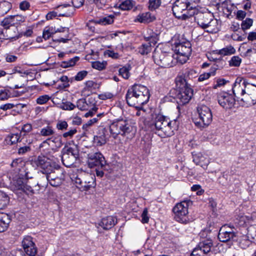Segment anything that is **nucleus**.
<instances>
[{
	"mask_svg": "<svg viewBox=\"0 0 256 256\" xmlns=\"http://www.w3.org/2000/svg\"><path fill=\"white\" fill-rule=\"evenodd\" d=\"M212 242V240L206 239L200 242L197 248L201 250L203 254H206L210 251Z\"/></svg>",
	"mask_w": 256,
	"mask_h": 256,
	"instance_id": "28",
	"label": "nucleus"
},
{
	"mask_svg": "<svg viewBox=\"0 0 256 256\" xmlns=\"http://www.w3.org/2000/svg\"><path fill=\"white\" fill-rule=\"evenodd\" d=\"M114 14H110L100 18L98 20L97 22L102 25L111 24L114 22Z\"/></svg>",
	"mask_w": 256,
	"mask_h": 256,
	"instance_id": "33",
	"label": "nucleus"
},
{
	"mask_svg": "<svg viewBox=\"0 0 256 256\" xmlns=\"http://www.w3.org/2000/svg\"><path fill=\"white\" fill-rule=\"evenodd\" d=\"M217 68L215 67L212 68L210 71L209 72L204 73L200 74L198 78L199 82H202L208 79L211 76H214Z\"/></svg>",
	"mask_w": 256,
	"mask_h": 256,
	"instance_id": "39",
	"label": "nucleus"
},
{
	"mask_svg": "<svg viewBox=\"0 0 256 256\" xmlns=\"http://www.w3.org/2000/svg\"><path fill=\"white\" fill-rule=\"evenodd\" d=\"M193 161L196 165H200L204 169H206L209 163V160L201 153L193 155Z\"/></svg>",
	"mask_w": 256,
	"mask_h": 256,
	"instance_id": "25",
	"label": "nucleus"
},
{
	"mask_svg": "<svg viewBox=\"0 0 256 256\" xmlns=\"http://www.w3.org/2000/svg\"><path fill=\"white\" fill-rule=\"evenodd\" d=\"M0 38H2V39H14V40L18 38V36H14L13 35L9 34V32H8L6 31L4 33L2 29H0Z\"/></svg>",
	"mask_w": 256,
	"mask_h": 256,
	"instance_id": "47",
	"label": "nucleus"
},
{
	"mask_svg": "<svg viewBox=\"0 0 256 256\" xmlns=\"http://www.w3.org/2000/svg\"><path fill=\"white\" fill-rule=\"evenodd\" d=\"M1 25L6 30V31L9 32V34H10V31L12 30L14 32V28L12 30L10 28V26L14 25L12 16L4 18L1 22Z\"/></svg>",
	"mask_w": 256,
	"mask_h": 256,
	"instance_id": "32",
	"label": "nucleus"
},
{
	"mask_svg": "<svg viewBox=\"0 0 256 256\" xmlns=\"http://www.w3.org/2000/svg\"><path fill=\"white\" fill-rule=\"evenodd\" d=\"M10 198L4 192L0 191V210L4 208L8 204Z\"/></svg>",
	"mask_w": 256,
	"mask_h": 256,
	"instance_id": "34",
	"label": "nucleus"
},
{
	"mask_svg": "<svg viewBox=\"0 0 256 256\" xmlns=\"http://www.w3.org/2000/svg\"><path fill=\"white\" fill-rule=\"evenodd\" d=\"M61 160L63 164L66 167L70 168L75 163L78 156V150L76 145L68 146L65 145L61 152Z\"/></svg>",
	"mask_w": 256,
	"mask_h": 256,
	"instance_id": "7",
	"label": "nucleus"
},
{
	"mask_svg": "<svg viewBox=\"0 0 256 256\" xmlns=\"http://www.w3.org/2000/svg\"><path fill=\"white\" fill-rule=\"evenodd\" d=\"M20 136L18 134H12L8 137L10 144L16 143L20 138Z\"/></svg>",
	"mask_w": 256,
	"mask_h": 256,
	"instance_id": "62",
	"label": "nucleus"
},
{
	"mask_svg": "<svg viewBox=\"0 0 256 256\" xmlns=\"http://www.w3.org/2000/svg\"><path fill=\"white\" fill-rule=\"evenodd\" d=\"M134 4V2L132 0H126L123 2L120 6V8L124 10L132 9Z\"/></svg>",
	"mask_w": 256,
	"mask_h": 256,
	"instance_id": "38",
	"label": "nucleus"
},
{
	"mask_svg": "<svg viewBox=\"0 0 256 256\" xmlns=\"http://www.w3.org/2000/svg\"><path fill=\"white\" fill-rule=\"evenodd\" d=\"M106 62L103 61L100 62V61H94L92 62V66L96 70H102L105 69L106 66Z\"/></svg>",
	"mask_w": 256,
	"mask_h": 256,
	"instance_id": "42",
	"label": "nucleus"
},
{
	"mask_svg": "<svg viewBox=\"0 0 256 256\" xmlns=\"http://www.w3.org/2000/svg\"><path fill=\"white\" fill-rule=\"evenodd\" d=\"M54 132V130L51 126H47L41 130L40 134L42 136H48L52 135Z\"/></svg>",
	"mask_w": 256,
	"mask_h": 256,
	"instance_id": "43",
	"label": "nucleus"
},
{
	"mask_svg": "<svg viewBox=\"0 0 256 256\" xmlns=\"http://www.w3.org/2000/svg\"><path fill=\"white\" fill-rule=\"evenodd\" d=\"M54 144V146L56 148H60L62 145L63 143L60 136H52L50 138L46 139L40 145V148H48V146Z\"/></svg>",
	"mask_w": 256,
	"mask_h": 256,
	"instance_id": "19",
	"label": "nucleus"
},
{
	"mask_svg": "<svg viewBox=\"0 0 256 256\" xmlns=\"http://www.w3.org/2000/svg\"><path fill=\"white\" fill-rule=\"evenodd\" d=\"M33 163L42 169V172L44 175L52 170V168H54V166H56L55 164H52L48 158L44 156H39L33 161Z\"/></svg>",
	"mask_w": 256,
	"mask_h": 256,
	"instance_id": "11",
	"label": "nucleus"
},
{
	"mask_svg": "<svg viewBox=\"0 0 256 256\" xmlns=\"http://www.w3.org/2000/svg\"><path fill=\"white\" fill-rule=\"evenodd\" d=\"M130 66H123L119 69L118 72L120 75L123 78L128 79L130 76Z\"/></svg>",
	"mask_w": 256,
	"mask_h": 256,
	"instance_id": "44",
	"label": "nucleus"
},
{
	"mask_svg": "<svg viewBox=\"0 0 256 256\" xmlns=\"http://www.w3.org/2000/svg\"><path fill=\"white\" fill-rule=\"evenodd\" d=\"M79 60L78 57L75 56L67 61H64L62 62L61 66L62 68H66L70 66H72L75 65L76 62Z\"/></svg>",
	"mask_w": 256,
	"mask_h": 256,
	"instance_id": "40",
	"label": "nucleus"
},
{
	"mask_svg": "<svg viewBox=\"0 0 256 256\" xmlns=\"http://www.w3.org/2000/svg\"><path fill=\"white\" fill-rule=\"evenodd\" d=\"M50 98V97L47 94L40 96L36 100V102L38 104H46Z\"/></svg>",
	"mask_w": 256,
	"mask_h": 256,
	"instance_id": "48",
	"label": "nucleus"
},
{
	"mask_svg": "<svg viewBox=\"0 0 256 256\" xmlns=\"http://www.w3.org/2000/svg\"><path fill=\"white\" fill-rule=\"evenodd\" d=\"M200 120L195 122L196 125L200 128L208 126L212 122V116L210 108L205 105L198 106L197 108Z\"/></svg>",
	"mask_w": 256,
	"mask_h": 256,
	"instance_id": "10",
	"label": "nucleus"
},
{
	"mask_svg": "<svg viewBox=\"0 0 256 256\" xmlns=\"http://www.w3.org/2000/svg\"><path fill=\"white\" fill-rule=\"evenodd\" d=\"M74 182L76 187L81 190H87L96 186L94 176L85 172H82L77 176Z\"/></svg>",
	"mask_w": 256,
	"mask_h": 256,
	"instance_id": "9",
	"label": "nucleus"
},
{
	"mask_svg": "<svg viewBox=\"0 0 256 256\" xmlns=\"http://www.w3.org/2000/svg\"><path fill=\"white\" fill-rule=\"evenodd\" d=\"M190 52V43H177V62H178L182 64H184L188 60Z\"/></svg>",
	"mask_w": 256,
	"mask_h": 256,
	"instance_id": "13",
	"label": "nucleus"
},
{
	"mask_svg": "<svg viewBox=\"0 0 256 256\" xmlns=\"http://www.w3.org/2000/svg\"><path fill=\"white\" fill-rule=\"evenodd\" d=\"M198 26L210 33H216L219 30L218 20L210 12L199 13L195 17Z\"/></svg>",
	"mask_w": 256,
	"mask_h": 256,
	"instance_id": "3",
	"label": "nucleus"
},
{
	"mask_svg": "<svg viewBox=\"0 0 256 256\" xmlns=\"http://www.w3.org/2000/svg\"><path fill=\"white\" fill-rule=\"evenodd\" d=\"M30 182L27 180L24 186V188L22 190L27 194H32V186H30Z\"/></svg>",
	"mask_w": 256,
	"mask_h": 256,
	"instance_id": "54",
	"label": "nucleus"
},
{
	"mask_svg": "<svg viewBox=\"0 0 256 256\" xmlns=\"http://www.w3.org/2000/svg\"><path fill=\"white\" fill-rule=\"evenodd\" d=\"M27 180L19 178L14 182V185L18 190H22Z\"/></svg>",
	"mask_w": 256,
	"mask_h": 256,
	"instance_id": "46",
	"label": "nucleus"
},
{
	"mask_svg": "<svg viewBox=\"0 0 256 256\" xmlns=\"http://www.w3.org/2000/svg\"><path fill=\"white\" fill-rule=\"evenodd\" d=\"M32 130V125L30 124H26L22 126L20 132V134H22L24 136L26 133L30 132Z\"/></svg>",
	"mask_w": 256,
	"mask_h": 256,
	"instance_id": "61",
	"label": "nucleus"
},
{
	"mask_svg": "<svg viewBox=\"0 0 256 256\" xmlns=\"http://www.w3.org/2000/svg\"><path fill=\"white\" fill-rule=\"evenodd\" d=\"M248 234L250 235L254 242L256 243V226H252L248 230Z\"/></svg>",
	"mask_w": 256,
	"mask_h": 256,
	"instance_id": "58",
	"label": "nucleus"
},
{
	"mask_svg": "<svg viewBox=\"0 0 256 256\" xmlns=\"http://www.w3.org/2000/svg\"><path fill=\"white\" fill-rule=\"evenodd\" d=\"M88 74V72L86 70H82L79 72L74 77V79L76 81L82 80Z\"/></svg>",
	"mask_w": 256,
	"mask_h": 256,
	"instance_id": "57",
	"label": "nucleus"
},
{
	"mask_svg": "<svg viewBox=\"0 0 256 256\" xmlns=\"http://www.w3.org/2000/svg\"><path fill=\"white\" fill-rule=\"evenodd\" d=\"M75 107L74 104L69 102L62 103V105L60 106V108L64 110H72Z\"/></svg>",
	"mask_w": 256,
	"mask_h": 256,
	"instance_id": "56",
	"label": "nucleus"
},
{
	"mask_svg": "<svg viewBox=\"0 0 256 256\" xmlns=\"http://www.w3.org/2000/svg\"><path fill=\"white\" fill-rule=\"evenodd\" d=\"M188 202L186 201L177 204V222L182 224L188 222Z\"/></svg>",
	"mask_w": 256,
	"mask_h": 256,
	"instance_id": "15",
	"label": "nucleus"
},
{
	"mask_svg": "<svg viewBox=\"0 0 256 256\" xmlns=\"http://www.w3.org/2000/svg\"><path fill=\"white\" fill-rule=\"evenodd\" d=\"M116 222L117 219L115 217L108 216L103 218L98 224L104 230H107L112 228Z\"/></svg>",
	"mask_w": 256,
	"mask_h": 256,
	"instance_id": "22",
	"label": "nucleus"
},
{
	"mask_svg": "<svg viewBox=\"0 0 256 256\" xmlns=\"http://www.w3.org/2000/svg\"><path fill=\"white\" fill-rule=\"evenodd\" d=\"M236 235V240H234V241L238 242L239 246L241 248L245 249L248 248L250 244L249 236L247 234H242L239 232H237Z\"/></svg>",
	"mask_w": 256,
	"mask_h": 256,
	"instance_id": "26",
	"label": "nucleus"
},
{
	"mask_svg": "<svg viewBox=\"0 0 256 256\" xmlns=\"http://www.w3.org/2000/svg\"><path fill=\"white\" fill-rule=\"evenodd\" d=\"M110 132L114 138H116L119 134L128 138L135 134L136 128L128 121L121 119L114 121L110 124Z\"/></svg>",
	"mask_w": 256,
	"mask_h": 256,
	"instance_id": "2",
	"label": "nucleus"
},
{
	"mask_svg": "<svg viewBox=\"0 0 256 256\" xmlns=\"http://www.w3.org/2000/svg\"><path fill=\"white\" fill-rule=\"evenodd\" d=\"M166 52L162 50L160 48H155L153 53V58L154 62L160 66L164 64L162 61L166 56Z\"/></svg>",
	"mask_w": 256,
	"mask_h": 256,
	"instance_id": "24",
	"label": "nucleus"
},
{
	"mask_svg": "<svg viewBox=\"0 0 256 256\" xmlns=\"http://www.w3.org/2000/svg\"><path fill=\"white\" fill-rule=\"evenodd\" d=\"M178 85V93L177 98L180 104H184L189 102L193 96V90L188 85L184 78L182 76L177 78V86Z\"/></svg>",
	"mask_w": 256,
	"mask_h": 256,
	"instance_id": "5",
	"label": "nucleus"
},
{
	"mask_svg": "<svg viewBox=\"0 0 256 256\" xmlns=\"http://www.w3.org/2000/svg\"><path fill=\"white\" fill-rule=\"evenodd\" d=\"M152 20L151 14L150 12H144L138 14L135 20V22H138L142 23H148Z\"/></svg>",
	"mask_w": 256,
	"mask_h": 256,
	"instance_id": "30",
	"label": "nucleus"
},
{
	"mask_svg": "<svg viewBox=\"0 0 256 256\" xmlns=\"http://www.w3.org/2000/svg\"><path fill=\"white\" fill-rule=\"evenodd\" d=\"M173 54L166 53V56H165L162 63L164 64H162V67H172L176 65V62H174V58Z\"/></svg>",
	"mask_w": 256,
	"mask_h": 256,
	"instance_id": "31",
	"label": "nucleus"
},
{
	"mask_svg": "<svg viewBox=\"0 0 256 256\" xmlns=\"http://www.w3.org/2000/svg\"><path fill=\"white\" fill-rule=\"evenodd\" d=\"M114 94L110 92H106L99 94L98 98L100 100H106L107 99H110L112 98Z\"/></svg>",
	"mask_w": 256,
	"mask_h": 256,
	"instance_id": "64",
	"label": "nucleus"
},
{
	"mask_svg": "<svg viewBox=\"0 0 256 256\" xmlns=\"http://www.w3.org/2000/svg\"><path fill=\"white\" fill-rule=\"evenodd\" d=\"M160 0H149V9L153 10L158 8L160 5Z\"/></svg>",
	"mask_w": 256,
	"mask_h": 256,
	"instance_id": "50",
	"label": "nucleus"
},
{
	"mask_svg": "<svg viewBox=\"0 0 256 256\" xmlns=\"http://www.w3.org/2000/svg\"><path fill=\"white\" fill-rule=\"evenodd\" d=\"M22 245L24 252L22 250H16L12 252V256H36L38 248L33 242L32 238L30 236H24L22 241Z\"/></svg>",
	"mask_w": 256,
	"mask_h": 256,
	"instance_id": "6",
	"label": "nucleus"
},
{
	"mask_svg": "<svg viewBox=\"0 0 256 256\" xmlns=\"http://www.w3.org/2000/svg\"><path fill=\"white\" fill-rule=\"evenodd\" d=\"M242 62L241 58L238 56H234L230 60L229 63L230 66H238Z\"/></svg>",
	"mask_w": 256,
	"mask_h": 256,
	"instance_id": "51",
	"label": "nucleus"
},
{
	"mask_svg": "<svg viewBox=\"0 0 256 256\" xmlns=\"http://www.w3.org/2000/svg\"><path fill=\"white\" fill-rule=\"evenodd\" d=\"M106 130L104 128L100 129L96 135L94 137V144L96 146L104 144L106 142Z\"/></svg>",
	"mask_w": 256,
	"mask_h": 256,
	"instance_id": "21",
	"label": "nucleus"
},
{
	"mask_svg": "<svg viewBox=\"0 0 256 256\" xmlns=\"http://www.w3.org/2000/svg\"><path fill=\"white\" fill-rule=\"evenodd\" d=\"M150 94L148 88L141 84H134L130 88L126 94L127 104L130 106L140 109L147 103Z\"/></svg>",
	"mask_w": 256,
	"mask_h": 256,
	"instance_id": "1",
	"label": "nucleus"
},
{
	"mask_svg": "<svg viewBox=\"0 0 256 256\" xmlns=\"http://www.w3.org/2000/svg\"><path fill=\"white\" fill-rule=\"evenodd\" d=\"M246 84L244 80H240V82L237 81L234 84V86L232 88V92L236 96L240 94L241 96H244L246 92Z\"/></svg>",
	"mask_w": 256,
	"mask_h": 256,
	"instance_id": "23",
	"label": "nucleus"
},
{
	"mask_svg": "<svg viewBox=\"0 0 256 256\" xmlns=\"http://www.w3.org/2000/svg\"><path fill=\"white\" fill-rule=\"evenodd\" d=\"M68 124L65 120H58L56 124V128L58 130H64L67 129Z\"/></svg>",
	"mask_w": 256,
	"mask_h": 256,
	"instance_id": "52",
	"label": "nucleus"
},
{
	"mask_svg": "<svg viewBox=\"0 0 256 256\" xmlns=\"http://www.w3.org/2000/svg\"><path fill=\"white\" fill-rule=\"evenodd\" d=\"M191 190L192 192H196V194L198 196L202 195L204 192V190H202L200 184H194L191 187Z\"/></svg>",
	"mask_w": 256,
	"mask_h": 256,
	"instance_id": "59",
	"label": "nucleus"
},
{
	"mask_svg": "<svg viewBox=\"0 0 256 256\" xmlns=\"http://www.w3.org/2000/svg\"><path fill=\"white\" fill-rule=\"evenodd\" d=\"M236 234L237 232L234 231V228L224 225L219 230L218 238L222 242H226L230 240L234 241V240H236Z\"/></svg>",
	"mask_w": 256,
	"mask_h": 256,
	"instance_id": "12",
	"label": "nucleus"
},
{
	"mask_svg": "<svg viewBox=\"0 0 256 256\" xmlns=\"http://www.w3.org/2000/svg\"><path fill=\"white\" fill-rule=\"evenodd\" d=\"M54 34H56L55 28L52 26H46L43 30L42 38L45 40H47Z\"/></svg>",
	"mask_w": 256,
	"mask_h": 256,
	"instance_id": "35",
	"label": "nucleus"
},
{
	"mask_svg": "<svg viewBox=\"0 0 256 256\" xmlns=\"http://www.w3.org/2000/svg\"><path fill=\"white\" fill-rule=\"evenodd\" d=\"M78 108L82 110H84L86 109L87 104H86L85 100H79L77 102Z\"/></svg>",
	"mask_w": 256,
	"mask_h": 256,
	"instance_id": "63",
	"label": "nucleus"
},
{
	"mask_svg": "<svg viewBox=\"0 0 256 256\" xmlns=\"http://www.w3.org/2000/svg\"><path fill=\"white\" fill-rule=\"evenodd\" d=\"M64 172L58 164L54 166L52 170L42 176L44 180L42 184H40L43 188H46L48 183L54 187H57L62 184L64 180Z\"/></svg>",
	"mask_w": 256,
	"mask_h": 256,
	"instance_id": "4",
	"label": "nucleus"
},
{
	"mask_svg": "<svg viewBox=\"0 0 256 256\" xmlns=\"http://www.w3.org/2000/svg\"><path fill=\"white\" fill-rule=\"evenodd\" d=\"M11 221L10 216L4 213L0 214V232L6 231Z\"/></svg>",
	"mask_w": 256,
	"mask_h": 256,
	"instance_id": "27",
	"label": "nucleus"
},
{
	"mask_svg": "<svg viewBox=\"0 0 256 256\" xmlns=\"http://www.w3.org/2000/svg\"><path fill=\"white\" fill-rule=\"evenodd\" d=\"M154 126L156 128V133L161 137L170 136L174 134L172 130L171 122L168 121L162 115H158L155 119Z\"/></svg>",
	"mask_w": 256,
	"mask_h": 256,
	"instance_id": "8",
	"label": "nucleus"
},
{
	"mask_svg": "<svg viewBox=\"0 0 256 256\" xmlns=\"http://www.w3.org/2000/svg\"><path fill=\"white\" fill-rule=\"evenodd\" d=\"M44 182V180L42 177L40 178V180L37 182L36 185H34L32 186V194L38 192L40 189H44L46 188H43L42 186V185L40 184H42Z\"/></svg>",
	"mask_w": 256,
	"mask_h": 256,
	"instance_id": "55",
	"label": "nucleus"
},
{
	"mask_svg": "<svg viewBox=\"0 0 256 256\" xmlns=\"http://www.w3.org/2000/svg\"><path fill=\"white\" fill-rule=\"evenodd\" d=\"M246 96L244 98H242V100L248 102L249 99H251L253 104L256 102V86L250 84H246Z\"/></svg>",
	"mask_w": 256,
	"mask_h": 256,
	"instance_id": "18",
	"label": "nucleus"
},
{
	"mask_svg": "<svg viewBox=\"0 0 256 256\" xmlns=\"http://www.w3.org/2000/svg\"><path fill=\"white\" fill-rule=\"evenodd\" d=\"M20 93L18 91H14L12 93L10 90L6 88L0 90V100H6L10 98L20 96Z\"/></svg>",
	"mask_w": 256,
	"mask_h": 256,
	"instance_id": "29",
	"label": "nucleus"
},
{
	"mask_svg": "<svg viewBox=\"0 0 256 256\" xmlns=\"http://www.w3.org/2000/svg\"><path fill=\"white\" fill-rule=\"evenodd\" d=\"M253 23V20L250 18H246L244 20H243L241 24V28L244 31L250 28Z\"/></svg>",
	"mask_w": 256,
	"mask_h": 256,
	"instance_id": "45",
	"label": "nucleus"
},
{
	"mask_svg": "<svg viewBox=\"0 0 256 256\" xmlns=\"http://www.w3.org/2000/svg\"><path fill=\"white\" fill-rule=\"evenodd\" d=\"M76 132V129L72 128L67 132H64L62 136L64 138H72Z\"/></svg>",
	"mask_w": 256,
	"mask_h": 256,
	"instance_id": "60",
	"label": "nucleus"
},
{
	"mask_svg": "<svg viewBox=\"0 0 256 256\" xmlns=\"http://www.w3.org/2000/svg\"><path fill=\"white\" fill-rule=\"evenodd\" d=\"M106 164L104 156L100 152L90 153L88 155V164L90 168L95 166L103 168Z\"/></svg>",
	"mask_w": 256,
	"mask_h": 256,
	"instance_id": "14",
	"label": "nucleus"
},
{
	"mask_svg": "<svg viewBox=\"0 0 256 256\" xmlns=\"http://www.w3.org/2000/svg\"><path fill=\"white\" fill-rule=\"evenodd\" d=\"M138 52L141 54H147L152 50L151 44L150 42H147L145 44H142L140 47L138 48Z\"/></svg>",
	"mask_w": 256,
	"mask_h": 256,
	"instance_id": "37",
	"label": "nucleus"
},
{
	"mask_svg": "<svg viewBox=\"0 0 256 256\" xmlns=\"http://www.w3.org/2000/svg\"><path fill=\"white\" fill-rule=\"evenodd\" d=\"M12 8V4L8 1H2L0 2V12L2 14H6Z\"/></svg>",
	"mask_w": 256,
	"mask_h": 256,
	"instance_id": "36",
	"label": "nucleus"
},
{
	"mask_svg": "<svg viewBox=\"0 0 256 256\" xmlns=\"http://www.w3.org/2000/svg\"><path fill=\"white\" fill-rule=\"evenodd\" d=\"M218 104L224 108H230L235 104L233 96L226 92L220 94L218 96Z\"/></svg>",
	"mask_w": 256,
	"mask_h": 256,
	"instance_id": "17",
	"label": "nucleus"
},
{
	"mask_svg": "<svg viewBox=\"0 0 256 256\" xmlns=\"http://www.w3.org/2000/svg\"><path fill=\"white\" fill-rule=\"evenodd\" d=\"M96 84L92 80L86 81L85 83V87L84 90H85L92 91L93 88H95Z\"/></svg>",
	"mask_w": 256,
	"mask_h": 256,
	"instance_id": "53",
	"label": "nucleus"
},
{
	"mask_svg": "<svg viewBox=\"0 0 256 256\" xmlns=\"http://www.w3.org/2000/svg\"><path fill=\"white\" fill-rule=\"evenodd\" d=\"M177 8L178 10L181 12L186 11L182 16H177L178 19L186 20L194 14L189 12V10H192V7H190L188 0H177Z\"/></svg>",
	"mask_w": 256,
	"mask_h": 256,
	"instance_id": "16",
	"label": "nucleus"
},
{
	"mask_svg": "<svg viewBox=\"0 0 256 256\" xmlns=\"http://www.w3.org/2000/svg\"><path fill=\"white\" fill-rule=\"evenodd\" d=\"M235 51V49L232 46H230L220 50L218 54L223 56H227L234 54Z\"/></svg>",
	"mask_w": 256,
	"mask_h": 256,
	"instance_id": "41",
	"label": "nucleus"
},
{
	"mask_svg": "<svg viewBox=\"0 0 256 256\" xmlns=\"http://www.w3.org/2000/svg\"><path fill=\"white\" fill-rule=\"evenodd\" d=\"M247 218L244 216H238L234 220V223L238 226H243L245 224Z\"/></svg>",
	"mask_w": 256,
	"mask_h": 256,
	"instance_id": "49",
	"label": "nucleus"
},
{
	"mask_svg": "<svg viewBox=\"0 0 256 256\" xmlns=\"http://www.w3.org/2000/svg\"><path fill=\"white\" fill-rule=\"evenodd\" d=\"M58 16H71L74 13L75 8L69 4H62L57 7Z\"/></svg>",
	"mask_w": 256,
	"mask_h": 256,
	"instance_id": "20",
	"label": "nucleus"
}]
</instances>
